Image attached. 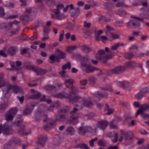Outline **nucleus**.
Masks as SVG:
<instances>
[{
  "label": "nucleus",
  "instance_id": "nucleus-48",
  "mask_svg": "<svg viewBox=\"0 0 149 149\" xmlns=\"http://www.w3.org/2000/svg\"><path fill=\"white\" fill-rule=\"evenodd\" d=\"M91 6L92 7L99 6L100 5V3L99 2H97L94 1H90Z\"/></svg>",
  "mask_w": 149,
  "mask_h": 149
},
{
  "label": "nucleus",
  "instance_id": "nucleus-16",
  "mask_svg": "<svg viewBox=\"0 0 149 149\" xmlns=\"http://www.w3.org/2000/svg\"><path fill=\"white\" fill-rule=\"evenodd\" d=\"M109 124V122L106 120H102L98 121L96 123L97 127L100 129L104 130Z\"/></svg>",
  "mask_w": 149,
  "mask_h": 149
},
{
  "label": "nucleus",
  "instance_id": "nucleus-62",
  "mask_svg": "<svg viewBox=\"0 0 149 149\" xmlns=\"http://www.w3.org/2000/svg\"><path fill=\"white\" fill-rule=\"evenodd\" d=\"M61 32H62V33H61L59 37V41L61 42L63 38V36L64 35V31L63 30H62L61 31Z\"/></svg>",
  "mask_w": 149,
  "mask_h": 149
},
{
  "label": "nucleus",
  "instance_id": "nucleus-1",
  "mask_svg": "<svg viewBox=\"0 0 149 149\" xmlns=\"http://www.w3.org/2000/svg\"><path fill=\"white\" fill-rule=\"evenodd\" d=\"M35 17V13L31 8H26L24 14L20 16V19L22 20L23 24H26L29 21L31 20Z\"/></svg>",
  "mask_w": 149,
  "mask_h": 149
},
{
  "label": "nucleus",
  "instance_id": "nucleus-12",
  "mask_svg": "<svg viewBox=\"0 0 149 149\" xmlns=\"http://www.w3.org/2000/svg\"><path fill=\"white\" fill-rule=\"evenodd\" d=\"M125 70L123 66H117L110 70V73L111 74H118L122 73Z\"/></svg>",
  "mask_w": 149,
  "mask_h": 149
},
{
  "label": "nucleus",
  "instance_id": "nucleus-22",
  "mask_svg": "<svg viewBox=\"0 0 149 149\" xmlns=\"http://www.w3.org/2000/svg\"><path fill=\"white\" fill-rule=\"evenodd\" d=\"M81 48L82 51L86 54L90 52L91 50V49L88 45H81Z\"/></svg>",
  "mask_w": 149,
  "mask_h": 149
},
{
  "label": "nucleus",
  "instance_id": "nucleus-42",
  "mask_svg": "<svg viewBox=\"0 0 149 149\" xmlns=\"http://www.w3.org/2000/svg\"><path fill=\"white\" fill-rule=\"evenodd\" d=\"M71 65L70 62H68L66 64H65L62 66V69L63 70H66L67 68L70 69L71 68Z\"/></svg>",
  "mask_w": 149,
  "mask_h": 149
},
{
  "label": "nucleus",
  "instance_id": "nucleus-11",
  "mask_svg": "<svg viewBox=\"0 0 149 149\" xmlns=\"http://www.w3.org/2000/svg\"><path fill=\"white\" fill-rule=\"evenodd\" d=\"M67 110L64 108H62L58 111V114L56 119L59 121H62L65 119V116L63 113L67 112Z\"/></svg>",
  "mask_w": 149,
  "mask_h": 149
},
{
  "label": "nucleus",
  "instance_id": "nucleus-35",
  "mask_svg": "<svg viewBox=\"0 0 149 149\" xmlns=\"http://www.w3.org/2000/svg\"><path fill=\"white\" fill-rule=\"evenodd\" d=\"M25 131V125H20L18 130V133L20 134L23 135L24 134Z\"/></svg>",
  "mask_w": 149,
  "mask_h": 149
},
{
  "label": "nucleus",
  "instance_id": "nucleus-6",
  "mask_svg": "<svg viewBox=\"0 0 149 149\" xmlns=\"http://www.w3.org/2000/svg\"><path fill=\"white\" fill-rule=\"evenodd\" d=\"M16 108H12L9 110L6 113L5 119L7 121L12 120L13 118V116L16 114L17 111Z\"/></svg>",
  "mask_w": 149,
  "mask_h": 149
},
{
  "label": "nucleus",
  "instance_id": "nucleus-44",
  "mask_svg": "<svg viewBox=\"0 0 149 149\" xmlns=\"http://www.w3.org/2000/svg\"><path fill=\"white\" fill-rule=\"evenodd\" d=\"M98 145L100 146L104 147L106 145V143L104 140L100 139L98 140L97 142Z\"/></svg>",
  "mask_w": 149,
  "mask_h": 149
},
{
  "label": "nucleus",
  "instance_id": "nucleus-19",
  "mask_svg": "<svg viewBox=\"0 0 149 149\" xmlns=\"http://www.w3.org/2000/svg\"><path fill=\"white\" fill-rule=\"evenodd\" d=\"M93 29L94 30V32L95 33V39L96 41H99V39L100 38V36L101 34L103 33V31L102 30H100L97 32V29L95 27H93Z\"/></svg>",
  "mask_w": 149,
  "mask_h": 149
},
{
  "label": "nucleus",
  "instance_id": "nucleus-26",
  "mask_svg": "<svg viewBox=\"0 0 149 149\" xmlns=\"http://www.w3.org/2000/svg\"><path fill=\"white\" fill-rule=\"evenodd\" d=\"M113 3L111 1H109L104 4V7L108 10L111 9L113 7Z\"/></svg>",
  "mask_w": 149,
  "mask_h": 149
},
{
  "label": "nucleus",
  "instance_id": "nucleus-54",
  "mask_svg": "<svg viewBox=\"0 0 149 149\" xmlns=\"http://www.w3.org/2000/svg\"><path fill=\"white\" fill-rule=\"evenodd\" d=\"M149 89V88L147 87L143 88L140 91H141L142 93L145 95V94L147 93L148 92Z\"/></svg>",
  "mask_w": 149,
  "mask_h": 149
},
{
  "label": "nucleus",
  "instance_id": "nucleus-14",
  "mask_svg": "<svg viewBox=\"0 0 149 149\" xmlns=\"http://www.w3.org/2000/svg\"><path fill=\"white\" fill-rule=\"evenodd\" d=\"M55 97L63 99L64 98H67L69 99L70 101L71 102V100L72 99V94L71 93L68 94L65 92H63L62 93H57L55 96Z\"/></svg>",
  "mask_w": 149,
  "mask_h": 149
},
{
  "label": "nucleus",
  "instance_id": "nucleus-61",
  "mask_svg": "<svg viewBox=\"0 0 149 149\" xmlns=\"http://www.w3.org/2000/svg\"><path fill=\"white\" fill-rule=\"evenodd\" d=\"M65 17L66 16L64 14H61L58 15V20H61L65 19Z\"/></svg>",
  "mask_w": 149,
  "mask_h": 149
},
{
  "label": "nucleus",
  "instance_id": "nucleus-57",
  "mask_svg": "<svg viewBox=\"0 0 149 149\" xmlns=\"http://www.w3.org/2000/svg\"><path fill=\"white\" fill-rule=\"evenodd\" d=\"M20 27L19 26L17 28L15 29L14 30L11 31V33L12 34H16L17 33L19 30Z\"/></svg>",
  "mask_w": 149,
  "mask_h": 149
},
{
  "label": "nucleus",
  "instance_id": "nucleus-21",
  "mask_svg": "<svg viewBox=\"0 0 149 149\" xmlns=\"http://www.w3.org/2000/svg\"><path fill=\"white\" fill-rule=\"evenodd\" d=\"M141 17H139L133 15H131V17L134 19H136L141 22H143L145 19H149V18H147L146 17V15L144 14H141L140 15Z\"/></svg>",
  "mask_w": 149,
  "mask_h": 149
},
{
  "label": "nucleus",
  "instance_id": "nucleus-27",
  "mask_svg": "<svg viewBox=\"0 0 149 149\" xmlns=\"http://www.w3.org/2000/svg\"><path fill=\"white\" fill-rule=\"evenodd\" d=\"M23 64L24 67L26 69L33 70L34 69V67L33 65H31L29 62H23Z\"/></svg>",
  "mask_w": 149,
  "mask_h": 149
},
{
  "label": "nucleus",
  "instance_id": "nucleus-9",
  "mask_svg": "<svg viewBox=\"0 0 149 149\" xmlns=\"http://www.w3.org/2000/svg\"><path fill=\"white\" fill-rule=\"evenodd\" d=\"M139 21L135 20H130L128 22L126 23V26L129 28H138L141 25Z\"/></svg>",
  "mask_w": 149,
  "mask_h": 149
},
{
  "label": "nucleus",
  "instance_id": "nucleus-56",
  "mask_svg": "<svg viewBox=\"0 0 149 149\" xmlns=\"http://www.w3.org/2000/svg\"><path fill=\"white\" fill-rule=\"evenodd\" d=\"M12 86L10 84H8L6 86V88L7 90L6 91V94L9 93V91L12 88Z\"/></svg>",
  "mask_w": 149,
  "mask_h": 149
},
{
  "label": "nucleus",
  "instance_id": "nucleus-63",
  "mask_svg": "<svg viewBox=\"0 0 149 149\" xmlns=\"http://www.w3.org/2000/svg\"><path fill=\"white\" fill-rule=\"evenodd\" d=\"M70 13L71 17L74 18H76L78 16L75 11L74 12L70 11Z\"/></svg>",
  "mask_w": 149,
  "mask_h": 149
},
{
  "label": "nucleus",
  "instance_id": "nucleus-13",
  "mask_svg": "<svg viewBox=\"0 0 149 149\" xmlns=\"http://www.w3.org/2000/svg\"><path fill=\"white\" fill-rule=\"evenodd\" d=\"M105 56H106V54H105L104 50L100 49L97 52L96 54V58L103 63H105Z\"/></svg>",
  "mask_w": 149,
  "mask_h": 149
},
{
  "label": "nucleus",
  "instance_id": "nucleus-28",
  "mask_svg": "<svg viewBox=\"0 0 149 149\" xmlns=\"http://www.w3.org/2000/svg\"><path fill=\"white\" fill-rule=\"evenodd\" d=\"M116 14L122 17L125 16L127 14L126 11L122 9H120L116 11Z\"/></svg>",
  "mask_w": 149,
  "mask_h": 149
},
{
  "label": "nucleus",
  "instance_id": "nucleus-46",
  "mask_svg": "<svg viewBox=\"0 0 149 149\" xmlns=\"http://www.w3.org/2000/svg\"><path fill=\"white\" fill-rule=\"evenodd\" d=\"M44 29L43 30L44 32V36H45L47 35L48 33H49L50 30L49 28L48 27H47L46 26H44Z\"/></svg>",
  "mask_w": 149,
  "mask_h": 149
},
{
  "label": "nucleus",
  "instance_id": "nucleus-31",
  "mask_svg": "<svg viewBox=\"0 0 149 149\" xmlns=\"http://www.w3.org/2000/svg\"><path fill=\"white\" fill-rule=\"evenodd\" d=\"M66 131L67 134L72 135L74 134L75 130L72 127L70 126L67 128Z\"/></svg>",
  "mask_w": 149,
  "mask_h": 149
},
{
  "label": "nucleus",
  "instance_id": "nucleus-45",
  "mask_svg": "<svg viewBox=\"0 0 149 149\" xmlns=\"http://www.w3.org/2000/svg\"><path fill=\"white\" fill-rule=\"evenodd\" d=\"M145 96L141 93V91H140L137 94L135 95V97L138 99H140L142 98L143 96Z\"/></svg>",
  "mask_w": 149,
  "mask_h": 149
},
{
  "label": "nucleus",
  "instance_id": "nucleus-23",
  "mask_svg": "<svg viewBox=\"0 0 149 149\" xmlns=\"http://www.w3.org/2000/svg\"><path fill=\"white\" fill-rule=\"evenodd\" d=\"M17 51V47L13 46L11 47L7 50L8 53L12 55H15Z\"/></svg>",
  "mask_w": 149,
  "mask_h": 149
},
{
  "label": "nucleus",
  "instance_id": "nucleus-43",
  "mask_svg": "<svg viewBox=\"0 0 149 149\" xmlns=\"http://www.w3.org/2000/svg\"><path fill=\"white\" fill-rule=\"evenodd\" d=\"M133 56V54L132 53H126L125 54V57L127 59H130L132 58Z\"/></svg>",
  "mask_w": 149,
  "mask_h": 149
},
{
  "label": "nucleus",
  "instance_id": "nucleus-15",
  "mask_svg": "<svg viewBox=\"0 0 149 149\" xmlns=\"http://www.w3.org/2000/svg\"><path fill=\"white\" fill-rule=\"evenodd\" d=\"M121 134L123 136L124 138L126 141L131 140L133 137V134L130 132L121 131Z\"/></svg>",
  "mask_w": 149,
  "mask_h": 149
},
{
  "label": "nucleus",
  "instance_id": "nucleus-53",
  "mask_svg": "<svg viewBox=\"0 0 149 149\" xmlns=\"http://www.w3.org/2000/svg\"><path fill=\"white\" fill-rule=\"evenodd\" d=\"M94 96L97 98L99 100H100L102 98V96L101 94H100L99 92H97L96 93H95L94 94Z\"/></svg>",
  "mask_w": 149,
  "mask_h": 149
},
{
  "label": "nucleus",
  "instance_id": "nucleus-3",
  "mask_svg": "<svg viewBox=\"0 0 149 149\" xmlns=\"http://www.w3.org/2000/svg\"><path fill=\"white\" fill-rule=\"evenodd\" d=\"M78 109L76 107H74L73 110L70 112L71 123L74 125L77 123V120L80 116L81 114L79 112H77Z\"/></svg>",
  "mask_w": 149,
  "mask_h": 149
},
{
  "label": "nucleus",
  "instance_id": "nucleus-17",
  "mask_svg": "<svg viewBox=\"0 0 149 149\" xmlns=\"http://www.w3.org/2000/svg\"><path fill=\"white\" fill-rule=\"evenodd\" d=\"M89 128L90 127L87 126L82 125L78 129L79 133L81 135H84L89 130Z\"/></svg>",
  "mask_w": 149,
  "mask_h": 149
},
{
  "label": "nucleus",
  "instance_id": "nucleus-38",
  "mask_svg": "<svg viewBox=\"0 0 149 149\" xmlns=\"http://www.w3.org/2000/svg\"><path fill=\"white\" fill-rule=\"evenodd\" d=\"M76 147L81 149H89L88 146L84 143L78 144L76 146Z\"/></svg>",
  "mask_w": 149,
  "mask_h": 149
},
{
  "label": "nucleus",
  "instance_id": "nucleus-37",
  "mask_svg": "<svg viewBox=\"0 0 149 149\" xmlns=\"http://www.w3.org/2000/svg\"><path fill=\"white\" fill-rule=\"evenodd\" d=\"M46 4L49 7H52L56 5V1L55 0H46Z\"/></svg>",
  "mask_w": 149,
  "mask_h": 149
},
{
  "label": "nucleus",
  "instance_id": "nucleus-50",
  "mask_svg": "<svg viewBox=\"0 0 149 149\" xmlns=\"http://www.w3.org/2000/svg\"><path fill=\"white\" fill-rule=\"evenodd\" d=\"M113 133L115 135V136L114 138L112 139V141L113 143H115L118 140V134L117 133H116L114 132H113Z\"/></svg>",
  "mask_w": 149,
  "mask_h": 149
},
{
  "label": "nucleus",
  "instance_id": "nucleus-52",
  "mask_svg": "<svg viewBox=\"0 0 149 149\" xmlns=\"http://www.w3.org/2000/svg\"><path fill=\"white\" fill-rule=\"evenodd\" d=\"M5 15L4 9L2 6H0V17H3Z\"/></svg>",
  "mask_w": 149,
  "mask_h": 149
},
{
  "label": "nucleus",
  "instance_id": "nucleus-20",
  "mask_svg": "<svg viewBox=\"0 0 149 149\" xmlns=\"http://www.w3.org/2000/svg\"><path fill=\"white\" fill-rule=\"evenodd\" d=\"M33 70L38 75H42L46 74L47 72V70L46 69H42L40 68H35Z\"/></svg>",
  "mask_w": 149,
  "mask_h": 149
},
{
  "label": "nucleus",
  "instance_id": "nucleus-18",
  "mask_svg": "<svg viewBox=\"0 0 149 149\" xmlns=\"http://www.w3.org/2000/svg\"><path fill=\"white\" fill-rule=\"evenodd\" d=\"M47 136H41L38 139L37 141V143L42 146H44L47 140Z\"/></svg>",
  "mask_w": 149,
  "mask_h": 149
},
{
  "label": "nucleus",
  "instance_id": "nucleus-10",
  "mask_svg": "<svg viewBox=\"0 0 149 149\" xmlns=\"http://www.w3.org/2000/svg\"><path fill=\"white\" fill-rule=\"evenodd\" d=\"M81 66L85 68L84 69V71L87 73H92L96 70V69L91 65L87 64L83 62L81 63Z\"/></svg>",
  "mask_w": 149,
  "mask_h": 149
},
{
  "label": "nucleus",
  "instance_id": "nucleus-33",
  "mask_svg": "<svg viewBox=\"0 0 149 149\" xmlns=\"http://www.w3.org/2000/svg\"><path fill=\"white\" fill-rule=\"evenodd\" d=\"M41 95V94L39 92H37L36 94L30 96L29 97V98L32 99H38L40 97Z\"/></svg>",
  "mask_w": 149,
  "mask_h": 149
},
{
  "label": "nucleus",
  "instance_id": "nucleus-51",
  "mask_svg": "<svg viewBox=\"0 0 149 149\" xmlns=\"http://www.w3.org/2000/svg\"><path fill=\"white\" fill-rule=\"evenodd\" d=\"M98 140L97 137H95L93 139H92L89 141V143L90 146L91 147H93L94 145V142Z\"/></svg>",
  "mask_w": 149,
  "mask_h": 149
},
{
  "label": "nucleus",
  "instance_id": "nucleus-30",
  "mask_svg": "<svg viewBox=\"0 0 149 149\" xmlns=\"http://www.w3.org/2000/svg\"><path fill=\"white\" fill-rule=\"evenodd\" d=\"M124 44L123 43L118 42L117 43L111 46V49L112 50H116L120 46H123Z\"/></svg>",
  "mask_w": 149,
  "mask_h": 149
},
{
  "label": "nucleus",
  "instance_id": "nucleus-34",
  "mask_svg": "<svg viewBox=\"0 0 149 149\" xmlns=\"http://www.w3.org/2000/svg\"><path fill=\"white\" fill-rule=\"evenodd\" d=\"M135 66L137 65L136 63L134 61L126 62L125 64V66L127 68H130Z\"/></svg>",
  "mask_w": 149,
  "mask_h": 149
},
{
  "label": "nucleus",
  "instance_id": "nucleus-25",
  "mask_svg": "<svg viewBox=\"0 0 149 149\" xmlns=\"http://www.w3.org/2000/svg\"><path fill=\"white\" fill-rule=\"evenodd\" d=\"M93 104L91 100L90 99H85L83 102V106L90 107L93 106Z\"/></svg>",
  "mask_w": 149,
  "mask_h": 149
},
{
  "label": "nucleus",
  "instance_id": "nucleus-49",
  "mask_svg": "<svg viewBox=\"0 0 149 149\" xmlns=\"http://www.w3.org/2000/svg\"><path fill=\"white\" fill-rule=\"evenodd\" d=\"M66 72L64 70H63L62 71L59 72V74L63 77L67 79L69 78V77L66 75Z\"/></svg>",
  "mask_w": 149,
  "mask_h": 149
},
{
  "label": "nucleus",
  "instance_id": "nucleus-36",
  "mask_svg": "<svg viewBox=\"0 0 149 149\" xmlns=\"http://www.w3.org/2000/svg\"><path fill=\"white\" fill-rule=\"evenodd\" d=\"M12 89L14 92L15 94L19 93L22 91V88L16 85L13 86Z\"/></svg>",
  "mask_w": 149,
  "mask_h": 149
},
{
  "label": "nucleus",
  "instance_id": "nucleus-2",
  "mask_svg": "<svg viewBox=\"0 0 149 149\" xmlns=\"http://www.w3.org/2000/svg\"><path fill=\"white\" fill-rule=\"evenodd\" d=\"M55 55H52L49 58V62L50 63H53L55 62H59L61 59L64 58L66 56L65 53L62 52L59 49L55 50Z\"/></svg>",
  "mask_w": 149,
  "mask_h": 149
},
{
  "label": "nucleus",
  "instance_id": "nucleus-60",
  "mask_svg": "<svg viewBox=\"0 0 149 149\" xmlns=\"http://www.w3.org/2000/svg\"><path fill=\"white\" fill-rule=\"evenodd\" d=\"M123 83L124 89L128 88L130 85V84L127 81H124L123 82Z\"/></svg>",
  "mask_w": 149,
  "mask_h": 149
},
{
  "label": "nucleus",
  "instance_id": "nucleus-4",
  "mask_svg": "<svg viewBox=\"0 0 149 149\" xmlns=\"http://www.w3.org/2000/svg\"><path fill=\"white\" fill-rule=\"evenodd\" d=\"M13 132L12 127L7 123H5L3 125L0 124V134L3 132L4 134L8 135L11 134Z\"/></svg>",
  "mask_w": 149,
  "mask_h": 149
},
{
  "label": "nucleus",
  "instance_id": "nucleus-64",
  "mask_svg": "<svg viewBox=\"0 0 149 149\" xmlns=\"http://www.w3.org/2000/svg\"><path fill=\"white\" fill-rule=\"evenodd\" d=\"M87 81L86 79H83L80 81V83L81 85L85 86L87 84Z\"/></svg>",
  "mask_w": 149,
  "mask_h": 149
},
{
  "label": "nucleus",
  "instance_id": "nucleus-5",
  "mask_svg": "<svg viewBox=\"0 0 149 149\" xmlns=\"http://www.w3.org/2000/svg\"><path fill=\"white\" fill-rule=\"evenodd\" d=\"M148 106L146 104H143L141 105L139 110L137 111L136 114V117L139 115L140 114L141 116L145 119H147L149 118V115L143 113V112L146 110Z\"/></svg>",
  "mask_w": 149,
  "mask_h": 149
},
{
  "label": "nucleus",
  "instance_id": "nucleus-40",
  "mask_svg": "<svg viewBox=\"0 0 149 149\" xmlns=\"http://www.w3.org/2000/svg\"><path fill=\"white\" fill-rule=\"evenodd\" d=\"M117 122L116 120H113L111 122L110 126L111 128L115 129L117 127L116 124Z\"/></svg>",
  "mask_w": 149,
  "mask_h": 149
},
{
  "label": "nucleus",
  "instance_id": "nucleus-8",
  "mask_svg": "<svg viewBox=\"0 0 149 149\" xmlns=\"http://www.w3.org/2000/svg\"><path fill=\"white\" fill-rule=\"evenodd\" d=\"M20 142V140L18 138H15L13 139L6 143L4 146L6 148L9 149L19 144Z\"/></svg>",
  "mask_w": 149,
  "mask_h": 149
},
{
  "label": "nucleus",
  "instance_id": "nucleus-32",
  "mask_svg": "<svg viewBox=\"0 0 149 149\" xmlns=\"http://www.w3.org/2000/svg\"><path fill=\"white\" fill-rule=\"evenodd\" d=\"M108 53V55L106 54V56H105L106 58H105V63H106L107 61L109 59L112 58L114 55V53L111 51H109Z\"/></svg>",
  "mask_w": 149,
  "mask_h": 149
},
{
  "label": "nucleus",
  "instance_id": "nucleus-39",
  "mask_svg": "<svg viewBox=\"0 0 149 149\" xmlns=\"http://www.w3.org/2000/svg\"><path fill=\"white\" fill-rule=\"evenodd\" d=\"M32 111V110L31 109L30 107H27L24 110L23 114L24 115L29 114Z\"/></svg>",
  "mask_w": 149,
  "mask_h": 149
},
{
  "label": "nucleus",
  "instance_id": "nucleus-24",
  "mask_svg": "<svg viewBox=\"0 0 149 149\" xmlns=\"http://www.w3.org/2000/svg\"><path fill=\"white\" fill-rule=\"evenodd\" d=\"M74 82L73 80L72 79H67L65 80L64 84L67 87L70 88L71 86H73Z\"/></svg>",
  "mask_w": 149,
  "mask_h": 149
},
{
  "label": "nucleus",
  "instance_id": "nucleus-47",
  "mask_svg": "<svg viewBox=\"0 0 149 149\" xmlns=\"http://www.w3.org/2000/svg\"><path fill=\"white\" fill-rule=\"evenodd\" d=\"M70 88L72 90V92L75 95L79 92L77 88H74L73 86H72Z\"/></svg>",
  "mask_w": 149,
  "mask_h": 149
},
{
  "label": "nucleus",
  "instance_id": "nucleus-7",
  "mask_svg": "<svg viewBox=\"0 0 149 149\" xmlns=\"http://www.w3.org/2000/svg\"><path fill=\"white\" fill-rule=\"evenodd\" d=\"M85 99H83L81 97L79 96H76L72 97V99L71 100L72 102H76L79 104H77L75 105L76 107H78L79 109L82 108L83 107V102Z\"/></svg>",
  "mask_w": 149,
  "mask_h": 149
},
{
  "label": "nucleus",
  "instance_id": "nucleus-55",
  "mask_svg": "<svg viewBox=\"0 0 149 149\" xmlns=\"http://www.w3.org/2000/svg\"><path fill=\"white\" fill-rule=\"evenodd\" d=\"M35 116L36 121H38L41 120L42 116H41V115L38 113H36L35 114Z\"/></svg>",
  "mask_w": 149,
  "mask_h": 149
},
{
  "label": "nucleus",
  "instance_id": "nucleus-41",
  "mask_svg": "<svg viewBox=\"0 0 149 149\" xmlns=\"http://www.w3.org/2000/svg\"><path fill=\"white\" fill-rule=\"evenodd\" d=\"M23 121V120L19 119H17L15 120L14 123L13 125L16 126L17 127L19 126V125H22L21 124Z\"/></svg>",
  "mask_w": 149,
  "mask_h": 149
},
{
  "label": "nucleus",
  "instance_id": "nucleus-59",
  "mask_svg": "<svg viewBox=\"0 0 149 149\" xmlns=\"http://www.w3.org/2000/svg\"><path fill=\"white\" fill-rule=\"evenodd\" d=\"M17 98L19 100L21 104H22L23 103L24 100V96H22L21 97H20L19 96H17Z\"/></svg>",
  "mask_w": 149,
  "mask_h": 149
},
{
  "label": "nucleus",
  "instance_id": "nucleus-58",
  "mask_svg": "<svg viewBox=\"0 0 149 149\" xmlns=\"http://www.w3.org/2000/svg\"><path fill=\"white\" fill-rule=\"evenodd\" d=\"M99 20H103L106 22H109L110 21V19H105V17H103L102 16H100L99 17Z\"/></svg>",
  "mask_w": 149,
  "mask_h": 149
},
{
  "label": "nucleus",
  "instance_id": "nucleus-29",
  "mask_svg": "<svg viewBox=\"0 0 149 149\" xmlns=\"http://www.w3.org/2000/svg\"><path fill=\"white\" fill-rule=\"evenodd\" d=\"M55 125V122H49L46 125H43V127L45 129L48 130L53 127Z\"/></svg>",
  "mask_w": 149,
  "mask_h": 149
}]
</instances>
